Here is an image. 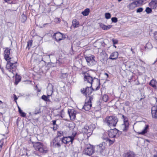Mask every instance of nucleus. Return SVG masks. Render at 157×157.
Listing matches in <instances>:
<instances>
[{
    "label": "nucleus",
    "mask_w": 157,
    "mask_h": 157,
    "mask_svg": "<svg viewBox=\"0 0 157 157\" xmlns=\"http://www.w3.org/2000/svg\"><path fill=\"white\" fill-rule=\"evenodd\" d=\"M82 74L84 75V80L89 83L90 85V87L87 86L86 88H83L81 90L82 93L87 97V96L90 94L92 91L94 90L92 87V85L94 82H95L98 85V86L95 89V90H97L99 89L100 87V80L95 77L93 78L90 75L86 72L83 71L82 72Z\"/></svg>",
    "instance_id": "obj_1"
},
{
    "label": "nucleus",
    "mask_w": 157,
    "mask_h": 157,
    "mask_svg": "<svg viewBox=\"0 0 157 157\" xmlns=\"http://www.w3.org/2000/svg\"><path fill=\"white\" fill-rule=\"evenodd\" d=\"M9 61H8L7 63L6 66V68L9 71L13 73L14 71L17 66V59H15V60H13L11 58Z\"/></svg>",
    "instance_id": "obj_2"
},
{
    "label": "nucleus",
    "mask_w": 157,
    "mask_h": 157,
    "mask_svg": "<svg viewBox=\"0 0 157 157\" xmlns=\"http://www.w3.org/2000/svg\"><path fill=\"white\" fill-rule=\"evenodd\" d=\"M118 121L117 117L110 116L107 117L105 119V122L109 127H115Z\"/></svg>",
    "instance_id": "obj_3"
},
{
    "label": "nucleus",
    "mask_w": 157,
    "mask_h": 157,
    "mask_svg": "<svg viewBox=\"0 0 157 157\" xmlns=\"http://www.w3.org/2000/svg\"><path fill=\"white\" fill-rule=\"evenodd\" d=\"M33 147L35 149L42 153H46L48 152V149L43 144L37 142L34 143Z\"/></svg>",
    "instance_id": "obj_4"
},
{
    "label": "nucleus",
    "mask_w": 157,
    "mask_h": 157,
    "mask_svg": "<svg viewBox=\"0 0 157 157\" xmlns=\"http://www.w3.org/2000/svg\"><path fill=\"white\" fill-rule=\"evenodd\" d=\"M94 147L90 144L87 145L84 149L83 153L86 155L91 156L94 152Z\"/></svg>",
    "instance_id": "obj_5"
},
{
    "label": "nucleus",
    "mask_w": 157,
    "mask_h": 157,
    "mask_svg": "<svg viewBox=\"0 0 157 157\" xmlns=\"http://www.w3.org/2000/svg\"><path fill=\"white\" fill-rule=\"evenodd\" d=\"M121 134L120 132L116 128H115L109 130L108 136L110 138H116L118 137Z\"/></svg>",
    "instance_id": "obj_6"
},
{
    "label": "nucleus",
    "mask_w": 157,
    "mask_h": 157,
    "mask_svg": "<svg viewBox=\"0 0 157 157\" xmlns=\"http://www.w3.org/2000/svg\"><path fill=\"white\" fill-rule=\"evenodd\" d=\"M95 56L93 55L87 56L85 57V59L88 66H92L96 64L97 62L95 60Z\"/></svg>",
    "instance_id": "obj_7"
},
{
    "label": "nucleus",
    "mask_w": 157,
    "mask_h": 157,
    "mask_svg": "<svg viewBox=\"0 0 157 157\" xmlns=\"http://www.w3.org/2000/svg\"><path fill=\"white\" fill-rule=\"evenodd\" d=\"M53 38H55L57 41H59L65 38V35L59 32H57L54 34L53 36Z\"/></svg>",
    "instance_id": "obj_8"
},
{
    "label": "nucleus",
    "mask_w": 157,
    "mask_h": 157,
    "mask_svg": "<svg viewBox=\"0 0 157 157\" xmlns=\"http://www.w3.org/2000/svg\"><path fill=\"white\" fill-rule=\"evenodd\" d=\"M73 138L70 136L67 137H64L62 139V142L65 144H67L71 142V144H72L73 141Z\"/></svg>",
    "instance_id": "obj_9"
},
{
    "label": "nucleus",
    "mask_w": 157,
    "mask_h": 157,
    "mask_svg": "<svg viewBox=\"0 0 157 157\" xmlns=\"http://www.w3.org/2000/svg\"><path fill=\"white\" fill-rule=\"evenodd\" d=\"M68 113L71 120H74L76 117L77 112L74 109H68Z\"/></svg>",
    "instance_id": "obj_10"
},
{
    "label": "nucleus",
    "mask_w": 157,
    "mask_h": 157,
    "mask_svg": "<svg viewBox=\"0 0 157 157\" xmlns=\"http://www.w3.org/2000/svg\"><path fill=\"white\" fill-rule=\"evenodd\" d=\"M51 145L54 147H59L61 145L59 142H58V137L55 138L51 143Z\"/></svg>",
    "instance_id": "obj_11"
},
{
    "label": "nucleus",
    "mask_w": 157,
    "mask_h": 157,
    "mask_svg": "<svg viewBox=\"0 0 157 157\" xmlns=\"http://www.w3.org/2000/svg\"><path fill=\"white\" fill-rule=\"evenodd\" d=\"M10 49L8 48H6L4 51V58L6 61L9 60L11 59L10 57Z\"/></svg>",
    "instance_id": "obj_12"
},
{
    "label": "nucleus",
    "mask_w": 157,
    "mask_h": 157,
    "mask_svg": "<svg viewBox=\"0 0 157 157\" xmlns=\"http://www.w3.org/2000/svg\"><path fill=\"white\" fill-rule=\"evenodd\" d=\"M105 142H103L101 144H100L98 145L97 146V147L98 149V151L101 153L103 152V150L105 148Z\"/></svg>",
    "instance_id": "obj_13"
},
{
    "label": "nucleus",
    "mask_w": 157,
    "mask_h": 157,
    "mask_svg": "<svg viewBox=\"0 0 157 157\" xmlns=\"http://www.w3.org/2000/svg\"><path fill=\"white\" fill-rule=\"evenodd\" d=\"M129 125V123H127L122 124L120 126L121 129L124 132L127 131L128 129Z\"/></svg>",
    "instance_id": "obj_14"
},
{
    "label": "nucleus",
    "mask_w": 157,
    "mask_h": 157,
    "mask_svg": "<svg viewBox=\"0 0 157 157\" xmlns=\"http://www.w3.org/2000/svg\"><path fill=\"white\" fill-rule=\"evenodd\" d=\"M92 104L90 103H88L86 101L84 106L83 107V109H84L86 111H88L91 108Z\"/></svg>",
    "instance_id": "obj_15"
},
{
    "label": "nucleus",
    "mask_w": 157,
    "mask_h": 157,
    "mask_svg": "<svg viewBox=\"0 0 157 157\" xmlns=\"http://www.w3.org/2000/svg\"><path fill=\"white\" fill-rule=\"evenodd\" d=\"M118 56V53L117 52H114L111 53L109 59L112 60L116 59Z\"/></svg>",
    "instance_id": "obj_16"
},
{
    "label": "nucleus",
    "mask_w": 157,
    "mask_h": 157,
    "mask_svg": "<svg viewBox=\"0 0 157 157\" xmlns=\"http://www.w3.org/2000/svg\"><path fill=\"white\" fill-rule=\"evenodd\" d=\"M154 107L151 109V114L152 117L156 119L157 118V109H153Z\"/></svg>",
    "instance_id": "obj_17"
},
{
    "label": "nucleus",
    "mask_w": 157,
    "mask_h": 157,
    "mask_svg": "<svg viewBox=\"0 0 157 157\" xmlns=\"http://www.w3.org/2000/svg\"><path fill=\"white\" fill-rule=\"evenodd\" d=\"M157 2L154 1H152L149 3V5L152 9H155L157 6Z\"/></svg>",
    "instance_id": "obj_18"
},
{
    "label": "nucleus",
    "mask_w": 157,
    "mask_h": 157,
    "mask_svg": "<svg viewBox=\"0 0 157 157\" xmlns=\"http://www.w3.org/2000/svg\"><path fill=\"white\" fill-rule=\"evenodd\" d=\"M94 125L93 124H91L89 126V128L88 129L87 131V132L86 133L87 134V136L89 135L90 136L91 133L94 130V128L93 127V126Z\"/></svg>",
    "instance_id": "obj_19"
},
{
    "label": "nucleus",
    "mask_w": 157,
    "mask_h": 157,
    "mask_svg": "<svg viewBox=\"0 0 157 157\" xmlns=\"http://www.w3.org/2000/svg\"><path fill=\"white\" fill-rule=\"evenodd\" d=\"M124 156V157H135V154L133 152L130 151L125 153Z\"/></svg>",
    "instance_id": "obj_20"
},
{
    "label": "nucleus",
    "mask_w": 157,
    "mask_h": 157,
    "mask_svg": "<svg viewBox=\"0 0 157 157\" xmlns=\"http://www.w3.org/2000/svg\"><path fill=\"white\" fill-rule=\"evenodd\" d=\"M156 84H157V82L154 79L151 80L149 83V85L155 89L156 88Z\"/></svg>",
    "instance_id": "obj_21"
},
{
    "label": "nucleus",
    "mask_w": 157,
    "mask_h": 157,
    "mask_svg": "<svg viewBox=\"0 0 157 157\" xmlns=\"http://www.w3.org/2000/svg\"><path fill=\"white\" fill-rule=\"evenodd\" d=\"M72 23V25L74 28L78 27L79 25V22L76 19L73 20Z\"/></svg>",
    "instance_id": "obj_22"
},
{
    "label": "nucleus",
    "mask_w": 157,
    "mask_h": 157,
    "mask_svg": "<svg viewBox=\"0 0 157 157\" xmlns=\"http://www.w3.org/2000/svg\"><path fill=\"white\" fill-rule=\"evenodd\" d=\"M149 128V126L148 125H147L144 129L141 132H139L138 133L140 134H141V135H144L146 133H147V130Z\"/></svg>",
    "instance_id": "obj_23"
},
{
    "label": "nucleus",
    "mask_w": 157,
    "mask_h": 157,
    "mask_svg": "<svg viewBox=\"0 0 157 157\" xmlns=\"http://www.w3.org/2000/svg\"><path fill=\"white\" fill-rule=\"evenodd\" d=\"M90 9L89 8H86L82 12V14L84 16H87L89 15L90 13Z\"/></svg>",
    "instance_id": "obj_24"
},
{
    "label": "nucleus",
    "mask_w": 157,
    "mask_h": 157,
    "mask_svg": "<svg viewBox=\"0 0 157 157\" xmlns=\"http://www.w3.org/2000/svg\"><path fill=\"white\" fill-rule=\"evenodd\" d=\"M86 99V101L91 104V101L93 99V95H89L88 96H87Z\"/></svg>",
    "instance_id": "obj_25"
},
{
    "label": "nucleus",
    "mask_w": 157,
    "mask_h": 157,
    "mask_svg": "<svg viewBox=\"0 0 157 157\" xmlns=\"http://www.w3.org/2000/svg\"><path fill=\"white\" fill-rule=\"evenodd\" d=\"M68 73L67 72L63 73L62 72H61L60 73V78L61 79H64L67 78L68 76Z\"/></svg>",
    "instance_id": "obj_26"
},
{
    "label": "nucleus",
    "mask_w": 157,
    "mask_h": 157,
    "mask_svg": "<svg viewBox=\"0 0 157 157\" xmlns=\"http://www.w3.org/2000/svg\"><path fill=\"white\" fill-rule=\"evenodd\" d=\"M103 139L104 140H106V141L108 142L109 143V145L113 144V141L109 139L107 137H105L104 135L102 137Z\"/></svg>",
    "instance_id": "obj_27"
},
{
    "label": "nucleus",
    "mask_w": 157,
    "mask_h": 157,
    "mask_svg": "<svg viewBox=\"0 0 157 157\" xmlns=\"http://www.w3.org/2000/svg\"><path fill=\"white\" fill-rule=\"evenodd\" d=\"M137 5L136 2L135 1L129 4V8L130 9H133L134 8L136 7Z\"/></svg>",
    "instance_id": "obj_28"
},
{
    "label": "nucleus",
    "mask_w": 157,
    "mask_h": 157,
    "mask_svg": "<svg viewBox=\"0 0 157 157\" xmlns=\"http://www.w3.org/2000/svg\"><path fill=\"white\" fill-rule=\"evenodd\" d=\"M152 45L151 43L150 42L147 43L146 45L145 48L148 49H151L152 48Z\"/></svg>",
    "instance_id": "obj_29"
},
{
    "label": "nucleus",
    "mask_w": 157,
    "mask_h": 157,
    "mask_svg": "<svg viewBox=\"0 0 157 157\" xmlns=\"http://www.w3.org/2000/svg\"><path fill=\"white\" fill-rule=\"evenodd\" d=\"M18 108L19 113L20 114L21 116L23 117H25L26 116V113L23 112L20 108L19 106H18Z\"/></svg>",
    "instance_id": "obj_30"
},
{
    "label": "nucleus",
    "mask_w": 157,
    "mask_h": 157,
    "mask_svg": "<svg viewBox=\"0 0 157 157\" xmlns=\"http://www.w3.org/2000/svg\"><path fill=\"white\" fill-rule=\"evenodd\" d=\"M89 128V126L86 125L82 129V132L84 133H86Z\"/></svg>",
    "instance_id": "obj_31"
},
{
    "label": "nucleus",
    "mask_w": 157,
    "mask_h": 157,
    "mask_svg": "<svg viewBox=\"0 0 157 157\" xmlns=\"http://www.w3.org/2000/svg\"><path fill=\"white\" fill-rule=\"evenodd\" d=\"M21 21L22 22H24L26 20V16L24 14H23L21 16Z\"/></svg>",
    "instance_id": "obj_32"
},
{
    "label": "nucleus",
    "mask_w": 157,
    "mask_h": 157,
    "mask_svg": "<svg viewBox=\"0 0 157 157\" xmlns=\"http://www.w3.org/2000/svg\"><path fill=\"white\" fill-rule=\"evenodd\" d=\"M122 118L123 120L124 123L125 124L126 123H129L128 122V120L127 117L124 116V115H122Z\"/></svg>",
    "instance_id": "obj_33"
},
{
    "label": "nucleus",
    "mask_w": 157,
    "mask_h": 157,
    "mask_svg": "<svg viewBox=\"0 0 157 157\" xmlns=\"http://www.w3.org/2000/svg\"><path fill=\"white\" fill-rule=\"evenodd\" d=\"M41 113L40 109V108H36L34 111V114L36 115Z\"/></svg>",
    "instance_id": "obj_34"
},
{
    "label": "nucleus",
    "mask_w": 157,
    "mask_h": 157,
    "mask_svg": "<svg viewBox=\"0 0 157 157\" xmlns=\"http://www.w3.org/2000/svg\"><path fill=\"white\" fill-rule=\"evenodd\" d=\"M108 96L106 94H105L104 95L103 97H102V100L105 102H106L108 100Z\"/></svg>",
    "instance_id": "obj_35"
},
{
    "label": "nucleus",
    "mask_w": 157,
    "mask_h": 157,
    "mask_svg": "<svg viewBox=\"0 0 157 157\" xmlns=\"http://www.w3.org/2000/svg\"><path fill=\"white\" fill-rule=\"evenodd\" d=\"M135 2L137 6L142 5L144 2V1L143 0H138L137 1H135Z\"/></svg>",
    "instance_id": "obj_36"
},
{
    "label": "nucleus",
    "mask_w": 157,
    "mask_h": 157,
    "mask_svg": "<svg viewBox=\"0 0 157 157\" xmlns=\"http://www.w3.org/2000/svg\"><path fill=\"white\" fill-rule=\"evenodd\" d=\"M111 17V14L109 13H105V17L106 19H109Z\"/></svg>",
    "instance_id": "obj_37"
},
{
    "label": "nucleus",
    "mask_w": 157,
    "mask_h": 157,
    "mask_svg": "<svg viewBox=\"0 0 157 157\" xmlns=\"http://www.w3.org/2000/svg\"><path fill=\"white\" fill-rule=\"evenodd\" d=\"M41 98L44 100L46 101H48L49 100L48 97L44 95H43L42 96Z\"/></svg>",
    "instance_id": "obj_38"
},
{
    "label": "nucleus",
    "mask_w": 157,
    "mask_h": 157,
    "mask_svg": "<svg viewBox=\"0 0 157 157\" xmlns=\"http://www.w3.org/2000/svg\"><path fill=\"white\" fill-rule=\"evenodd\" d=\"M152 10L151 8L149 7H147L146 8L145 11L147 13H149L151 12Z\"/></svg>",
    "instance_id": "obj_39"
},
{
    "label": "nucleus",
    "mask_w": 157,
    "mask_h": 157,
    "mask_svg": "<svg viewBox=\"0 0 157 157\" xmlns=\"http://www.w3.org/2000/svg\"><path fill=\"white\" fill-rule=\"evenodd\" d=\"M32 40H29L28 42L27 43V48H28V47H29H29H31L32 45Z\"/></svg>",
    "instance_id": "obj_40"
},
{
    "label": "nucleus",
    "mask_w": 157,
    "mask_h": 157,
    "mask_svg": "<svg viewBox=\"0 0 157 157\" xmlns=\"http://www.w3.org/2000/svg\"><path fill=\"white\" fill-rule=\"evenodd\" d=\"M111 20L112 22L114 23L117 22L118 21L116 17H113L112 18Z\"/></svg>",
    "instance_id": "obj_41"
},
{
    "label": "nucleus",
    "mask_w": 157,
    "mask_h": 157,
    "mask_svg": "<svg viewBox=\"0 0 157 157\" xmlns=\"http://www.w3.org/2000/svg\"><path fill=\"white\" fill-rule=\"evenodd\" d=\"M100 28H102L103 29L105 30L106 25H104L102 23H101L100 24Z\"/></svg>",
    "instance_id": "obj_42"
},
{
    "label": "nucleus",
    "mask_w": 157,
    "mask_h": 157,
    "mask_svg": "<svg viewBox=\"0 0 157 157\" xmlns=\"http://www.w3.org/2000/svg\"><path fill=\"white\" fill-rule=\"evenodd\" d=\"M154 36L156 42L157 43V32H155L154 33Z\"/></svg>",
    "instance_id": "obj_43"
},
{
    "label": "nucleus",
    "mask_w": 157,
    "mask_h": 157,
    "mask_svg": "<svg viewBox=\"0 0 157 157\" xmlns=\"http://www.w3.org/2000/svg\"><path fill=\"white\" fill-rule=\"evenodd\" d=\"M143 9L142 8H139L137 9L136 12L137 13H140L143 11Z\"/></svg>",
    "instance_id": "obj_44"
},
{
    "label": "nucleus",
    "mask_w": 157,
    "mask_h": 157,
    "mask_svg": "<svg viewBox=\"0 0 157 157\" xmlns=\"http://www.w3.org/2000/svg\"><path fill=\"white\" fill-rule=\"evenodd\" d=\"M63 133L62 132H59L57 133V136L58 137L61 136L63 135Z\"/></svg>",
    "instance_id": "obj_45"
},
{
    "label": "nucleus",
    "mask_w": 157,
    "mask_h": 157,
    "mask_svg": "<svg viewBox=\"0 0 157 157\" xmlns=\"http://www.w3.org/2000/svg\"><path fill=\"white\" fill-rule=\"evenodd\" d=\"M112 41L114 44H117L118 42V41L117 40L114 39H112Z\"/></svg>",
    "instance_id": "obj_46"
},
{
    "label": "nucleus",
    "mask_w": 157,
    "mask_h": 157,
    "mask_svg": "<svg viewBox=\"0 0 157 157\" xmlns=\"http://www.w3.org/2000/svg\"><path fill=\"white\" fill-rule=\"evenodd\" d=\"M112 25H106L105 30H108L109 29L112 27Z\"/></svg>",
    "instance_id": "obj_47"
},
{
    "label": "nucleus",
    "mask_w": 157,
    "mask_h": 157,
    "mask_svg": "<svg viewBox=\"0 0 157 157\" xmlns=\"http://www.w3.org/2000/svg\"><path fill=\"white\" fill-rule=\"evenodd\" d=\"M76 134H77V133H76V132H75L74 133H73L72 134V135L70 136L72 138H73V140H74V138H75V136H76Z\"/></svg>",
    "instance_id": "obj_48"
},
{
    "label": "nucleus",
    "mask_w": 157,
    "mask_h": 157,
    "mask_svg": "<svg viewBox=\"0 0 157 157\" xmlns=\"http://www.w3.org/2000/svg\"><path fill=\"white\" fill-rule=\"evenodd\" d=\"M21 81V78H19L18 79H16L15 81V84L16 85H17L18 84V82Z\"/></svg>",
    "instance_id": "obj_49"
},
{
    "label": "nucleus",
    "mask_w": 157,
    "mask_h": 157,
    "mask_svg": "<svg viewBox=\"0 0 157 157\" xmlns=\"http://www.w3.org/2000/svg\"><path fill=\"white\" fill-rule=\"evenodd\" d=\"M57 125H53V130H56L57 129Z\"/></svg>",
    "instance_id": "obj_50"
},
{
    "label": "nucleus",
    "mask_w": 157,
    "mask_h": 157,
    "mask_svg": "<svg viewBox=\"0 0 157 157\" xmlns=\"http://www.w3.org/2000/svg\"><path fill=\"white\" fill-rule=\"evenodd\" d=\"M14 100L15 101V102H17V99L18 98L16 96L15 94H14Z\"/></svg>",
    "instance_id": "obj_51"
},
{
    "label": "nucleus",
    "mask_w": 157,
    "mask_h": 157,
    "mask_svg": "<svg viewBox=\"0 0 157 157\" xmlns=\"http://www.w3.org/2000/svg\"><path fill=\"white\" fill-rule=\"evenodd\" d=\"M129 102L128 101L125 102V105L127 106H128L129 105Z\"/></svg>",
    "instance_id": "obj_52"
},
{
    "label": "nucleus",
    "mask_w": 157,
    "mask_h": 157,
    "mask_svg": "<svg viewBox=\"0 0 157 157\" xmlns=\"http://www.w3.org/2000/svg\"><path fill=\"white\" fill-rule=\"evenodd\" d=\"M53 123V125H57L56 124V120H53L52 121Z\"/></svg>",
    "instance_id": "obj_53"
},
{
    "label": "nucleus",
    "mask_w": 157,
    "mask_h": 157,
    "mask_svg": "<svg viewBox=\"0 0 157 157\" xmlns=\"http://www.w3.org/2000/svg\"><path fill=\"white\" fill-rule=\"evenodd\" d=\"M1 70L2 72V73L4 74H6L5 73V72H4V69L3 68H1Z\"/></svg>",
    "instance_id": "obj_54"
},
{
    "label": "nucleus",
    "mask_w": 157,
    "mask_h": 157,
    "mask_svg": "<svg viewBox=\"0 0 157 157\" xmlns=\"http://www.w3.org/2000/svg\"><path fill=\"white\" fill-rule=\"evenodd\" d=\"M3 145V144H1V145H0V149L1 150L2 147V146Z\"/></svg>",
    "instance_id": "obj_55"
},
{
    "label": "nucleus",
    "mask_w": 157,
    "mask_h": 157,
    "mask_svg": "<svg viewBox=\"0 0 157 157\" xmlns=\"http://www.w3.org/2000/svg\"><path fill=\"white\" fill-rule=\"evenodd\" d=\"M104 75L107 76V78L108 77L109 75H108V74L107 73H104Z\"/></svg>",
    "instance_id": "obj_56"
},
{
    "label": "nucleus",
    "mask_w": 157,
    "mask_h": 157,
    "mask_svg": "<svg viewBox=\"0 0 157 157\" xmlns=\"http://www.w3.org/2000/svg\"><path fill=\"white\" fill-rule=\"evenodd\" d=\"M131 51H132V52L133 53H135V52H134V51H133L132 49V48H131Z\"/></svg>",
    "instance_id": "obj_57"
},
{
    "label": "nucleus",
    "mask_w": 157,
    "mask_h": 157,
    "mask_svg": "<svg viewBox=\"0 0 157 157\" xmlns=\"http://www.w3.org/2000/svg\"><path fill=\"white\" fill-rule=\"evenodd\" d=\"M154 157H157V154L154 155Z\"/></svg>",
    "instance_id": "obj_58"
},
{
    "label": "nucleus",
    "mask_w": 157,
    "mask_h": 157,
    "mask_svg": "<svg viewBox=\"0 0 157 157\" xmlns=\"http://www.w3.org/2000/svg\"><path fill=\"white\" fill-rule=\"evenodd\" d=\"M155 99L156 102H157V98L156 97H155Z\"/></svg>",
    "instance_id": "obj_59"
},
{
    "label": "nucleus",
    "mask_w": 157,
    "mask_h": 157,
    "mask_svg": "<svg viewBox=\"0 0 157 157\" xmlns=\"http://www.w3.org/2000/svg\"><path fill=\"white\" fill-rule=\"evenodd\" d=\"M63 110H62L61 112H60V113L61 114L62 113H63Z\"/></svg>",
    "instance_id": "obj_60"
},
{
    "label": "nucleus",
    "mask_w": 157,
    "mask_h": 157,
    "mask_svg": "<svg viewBox=\"0 0 157 157\" xmlns=\"http://www.w3.org/2000/svg\"><path fill=\"white\" fill-rule=\"evenodd\" d=\"M2 103V102L0 100V105Z\"/></svg>",
    "instance_id": "obj_61"
},
{
    "label": "nucleus",
    "mask_w": 157,
    "mask_h": 157,
    "mask_svg": "<svg viewBox=\"0 0 157 157\" xmlns=\"http://www.w3.org/2000/svg\"><path fill=\"white\" fill-rule=\"evenodd\" d=\"M118 1L120 2L122 1V0H118Z\"/></svg>",
    "instance_id": "obj_62"
},
{
    "label": "nucleus",
    "mask_w": 157,
    "mask_h": 157,
    "mask_svg": "<svg viewBox=\"0 0 157 157\" xmlns=\"http://www.w3.org/2000/svg\"><path fill=\"white\" fill-rule=\"evenodd\" d=\"M52 92H53L52 91V90H51V94H52Z\"/></svg>",
    "instance_id": "obj_63"
},
{
    "label": "nucleus",
    "mask_w": 157,
    "mask_h": 157,
    "mask_svg": "<svg viewBox=\"0 0 157 157\" xmlns=\"http://www.w3.org/2000/svg\"><path fill=\"white\" fill-rule=\"evenodd\" d=\"M114 46L115 47V48H116V46H115V45H114Z\"/></svg>",
    "instance_id": "obj_64"
}]
</instances>
